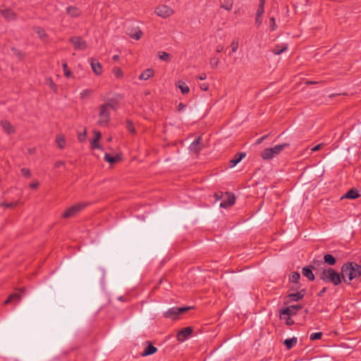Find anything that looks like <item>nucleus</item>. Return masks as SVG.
Returning <instances> with one entry per match:
<instances>
[{
  "mask_svg": "<svg viewBox=\"0 0 361 361\" xmlns=\"http://www.w3.org/2000/svg\"><path fill=\"white\" fill-rule=\"evenodd\" d=\"M35 31L40 38H44L47 36L44 30L40 27H35Z\"/></svg>",
  "mask_w": 361,
  "mask_h": 361,
  "instance_id": "35",
  "label": "nucleus"
},
{
  "mask_svg": "<svg viewBox=\"0 0 361 361\" xmlns=\"http://www.w3.org/2000/svg\"><path fill=\"white\" fill-rule=\"evenodd\" d=\"M118 59H119V56H118V55H114V56H113V60H114V61H117L118 60Z\"/></svg>",
  "mask_w": 361,
  "mask_h": 361,
  "instance_id": "58",
  "label": "nucleus"
},
{
  "mask_svg": "<svg viewBox=\"0 0 361 361\" xmlns=\"http://www.w3.org/2000/svg\"><path fill=\"white\" fill-rule=\"evenodd\" d=\"M192 329L191 327H186L183 329L177 334V339L179 341H184L192 333Z\"/></svg>",
  "mask_w": 361,
  "mask_h": 361,
  "instance_id": "13",
  "label": "nucleus"
},
{
  "mask_svg": "<svg viewBox=\"0 0 361 361\" xmlns=\"http://www.w3.org/2000/svg\"><path fill=\"white\" fill-rule=\"evenodd\" d=\"M104 159L106 162L110 164H114L121 160L119 155L116 154V156H111L108 153H105Z\"/></svg>",
  "mask_w": 361,
  "mask_h": 361,
  "instance_id": "25",
  "label": "nucleus"
},
{
  "mask_svg": "<svg viewBox=\"0 0 361 361\" xmlns=\"http://www.w3.org/2000/svg\"><path fill=\"white\" fill-rule=\"evenodd\" d=\"M322 144H319V145H317L314 146V147L312 149V152H315V151H317V150L320 149V148L322 147Z\"/></svg>",
  "mask_w": 361,
  "mask_h": 361,
  "instance_id": "53",
  "label": "nucleus"
},
{
  "mask_svg": "<svg viewBox=\"0 0 361 361\" xmlns=\"http://www.w3.org/2000/svg\"><path fill=\"white\" fill-rule=\"evenodd\" d=\"M319 277L324 282L332 283L334 286H338L341 283V275L332 268L324 269Z\"/></svg>",
  "mask_w": 361,
  "mask_h": 361,
  "instance_id": "2",
  "label": "nucleus"
},
{
  "mask_svg": "<svg viewBox=\"0 0 361 361\" xmlns=\"http://www.w3.org/2000/svg\"><path fill=\"white\" fill-rule=\"evenodd\" d=\"M233 0H226L224 4L221 6V8L226 11H231L233 8Z\"/></svg>",
  "mask_w": 361,
  "mask_h": 361,
  "instance_id": "30",
  "label": "nucleus"
},
{
  "mask_svg": "<svg viewBox=\"0 0 361 361\" xmlns=\"http://www.w3.org/2000/svg\"><path fill=\"white\" fill-rule=\"evenodd\" d=\"M114 106L111 103H106L99 107V120L97 121L99 126H106L110 119V109Z\"/></svg>",
  "mask_w": 361,
  "mask_h": 361,
  "instance_id": "3",
  "label": "nucleus"
},
{
  "mask_svg": "<svg viewBox=\"0 0 361 361\" xmlns=\"http://www.w3.org/2000/svg\"><path fill=\"white\" fill-rule=\"evenodd\" d=\"M200 87L203 91H207L209 89V84H207V83L200 84Z\"/></svg>",
  "mask_w": 361,
  "mask_h": 361,
  "instance_id": "47",
  "label": "nucleus"
},
{
  "mask_svg": "<svg viewBox=\"0 0 361 361\" xmlns=\"http://www.w3.org/2000/svg\"><path fill=\"white\" fill-rule=\"evenodd\" d=\"M70 42L73 44L74 48L77 50H85L87 47V42L79 36L72 37Z\"/></svg>",
  "mask_w": 361,
  "mask_h": 361,
  "instance_id": "10",
  "label": "nucleus"
},
{
  "mask_svg": "<svg viewBox=\"0 0 361 361\" xmlns=\"http://www.w3.org/2000/svg\"><path fill=\"white\" fill-rule=\"evenodd\" d=\"M302 308V305H290L282 310H281V314H286L287 316H292L296 314L299 310Z\"/></svg>",
  "mask_w": 361,
  "mask_h": 361,
  "instance_id": "11",
  "label": "nucleus"
},
{
  "mask_svg": "<svg viewBox=\"0 0 361 361\" xmlns=\"http://www.w3.org/2000/svg\"><path fill=\"white\" fill-rule=\"evenodd\" d=\"M112 71L117 78H121L123 76V71L119 67H114Z\"/></svg>",
  "mask_w": 361,
  "mask_h": 361,
  "instance_id": "37",
  "label": "nucleus"
},
{
  "mask_svg": "<svg viewBox=\"0 0 361 361\" xmlns=\"http://www.w3.org/2000/svg\"><path fill=\"white\" fill-rule=\"evenodd\" d=\"M66 13L71 18H78L81 15V11L73 6L66 8Z\"/></svg>",
  "mask_w": 361,
  "mask_h": 361,
  "instance_id": "20",
  "label": "nucleus"
},
{
  "mask_svg": "<svg viewBox=\"0 0 361 361\" xmlns=\"http://www.w3.org/2000/svg\"><path fill=\"white\" fill-rule=\"evenodd\" d=\"M224 49V47L223 45H218L216 48V51L217 53H220L221 51H222Z\"/></svg>",
  "mask_w": 361,
  "mask_h": 361,
  "instance_id": "52",
  "label": "nucleus"
},
{
  "mask_svg": "<svg viewBox=\"0 0 361 361\" xmlns=\"http://www.w3.org/2000/svg\"><path fill=\"white\" fill-rule=\"evenodd\" d=\"M359 197H360V194H359L358 191L355 188H352L350 190H348L345 194L343 195L340 197L339 200H343L345 198L355 200Z\"/></svg>",
  "mask_w": 361,
  "mask_h": 361,
  "instance_id": "15",
  "label": "nucleus"
},
{
  "mask_svg": "<svg viewBox=\"0 0 361 361\" xmlns=\"http://www.w3.org/2000/svg\"><path fill=\"white\" fill-rule=\"evenodd\" d=\"M62 67H63V72H64V75L67 78H69L72 75V73L71 71L68 69V65H67V63L66 61H64L63 63H62Z\"/></svg>",
  "mask_w": 361,
  "mask_h": 361,
  "instance_id": "34",
  "label": "nucleus"
},
{
  "mask_svg": "<svg viewBox=\"0 0 361 361\" xmlns=\"http://www.w3.org/2000/svg\"><path fill=\"white\" fill-rule=\"evenodd\" d=\"M0 13L6 20H14L17 18L16 13L10 8L0 9Z\"/></svg>",
  "mask_w": 361,
  "mask_h": 361,
  "instance_id": "12",
  "label": "nucleus"
},
{
  "mask_svg": "<svg viewBox=\"0 0 361 361\" xmlns=\"http://www.w3.org/2000/svg\"><path fill=\"white\" fill-rule=\"evenodd\" d=\"M154 13L159 17L166 18L172 16L174 13L173 10L169 6L160 5L156 7Z\"/></svg>",
  "mask_w": 361,
  "mask_h": 361,
  "instance_id": "7",
  "label": "nucleus"
},
{
  "mask_svg": "<svg viewBox=\"0 0 361 361\" xmlns=\"http://www.w3.org/2000/svg\"><path fill=\"white\" fill-rule=\"evenodd\" d=\"M56 142L60 149H63L66 145V140L63 135H57L56 137Z\"/></svg>",
  "mask_w": 361,
  "mask_h": 361,
  "instance_id": "28",
  "label": "nucleus"
},
{
  "mask_svg": "<svg viewBox=\"0 0 361 361\" xmlns=\"http://www.w3.org/2000/svg\"><path fill=\"white\" fill-rule=\"evenodd\" d=\"M324 262L329 265H334L336 264L335 257L330 254H326L324 256Z\"/></svg>",
  "mask_w": 361,
  "mask_h": 361,
  "instance_id": "29",
  "label": "nucleus"
},
{
  "mask_svg": "<svg viewBox=\"0 0 361 361\" xmlns=\"http://www.w3.org/2000/svg\"><path fill=\"white\" fill-rule=\"evenodd\" d=\"M176 87H178L183 94H188L190 91L189 87L183 81L179 80L176 83Z\"/></svg>",
  "mask_w": 361,
  "mask_h": 361,
  "instance_id": "26",
  "label": "nucleus"
},
{
  "mask_svg": "<svg viewBox=\"0 0 361 361\" xmlns=\"http://www.w3.org/2000/svg\"><path fill=\"white\" fill-rule=\"evenodd\" d=\"M94 138L93 140H94V142H99V140L101 139L102 134L99 131H94Z\"/></svg>",
  "mask_w": 361,
  "mask_h": 361,
  "instance_id": "44",
  "label": "nucleus"
},
{
  "mask_svg": "<svg viewBox=\"0 0 361 361\" xmlns=\"http://www.w3.org/2000/svg\"><path fill=\"white\" fill-rule=\"evenodd\" d=\"M298 339L295 337H293L290 339H286L283 342L288 350L291 349L294 345H296Z\"/></svg>",
  "mask_w": 361,
  "mask_h": 361,
  "instance_id": "27",
  "label": "nucleus"
},
{
  "mask_svg": "<svg viewBox=\"0 0 361 361\" xmlns=\"http://www.w3.org/2000/svg\"><path fill=\"white\" fill-rule=\"evenodd\" d=\"M267 137V135H264V136L262 137L261 138L258 139V140L257 141V144H260Z\"/></svg>",
  "mask_w": 361,
  "mask_h": 361,
  "instance_id": "54",
  "label": "nucleus"
},
{
  "mask_svg": "<svg viewBox=\"0 0 361 361\" xmlns=\"http://www.w3.org/2000/svg\"><path fill=\"white\" fill-rule=\"evenodd\" d=\"M361 276V265L355 262H347L341 267V278L349 283L355 278Z\"/></svg>",
  "mask_w": 361,
  "mask_h": 361,
  "instance_id": "1",
  "label": "nucleus"
},
{
  "mask_svg": "<svg viewBox=\"0 0 361 361\" xmlns=\"http://www.w3.org/2000/svg\"><path fill=\"white\" fill-rule=\"evenodd\" d=\"M302 274L308 279L309 281H312L314 280V275L312 272V268L305 267L302 269Z\"/></svg>",
  "mask_w": 361,
  "mask_h": 361,
  "instance_id": "24",
  "label": "nucleus"
},
{
  "mask_svg": "<svg viewBox=\"0 0 361 361\" xmlns=\"http://www.w3.org/2000/svg\"><path fill=\"white\" fill-rule=\"evenodd\" d=\"M128 35L133 39L139 40L142 36V32L138 26L133 23L128 27Z\"/></svg>",
  "mask_w": 361,
  "mask_h": 361,
  "instance_id": "9",
  "label": "nucleus"
},
{
  "mask_svg": "<svg viewBox=\"0 0 361 361\" xmlns=\"http://www.w3.org/2000/svg\"><path fill=\"white\" fill-rule=\"evenodd\" d=\"M265 4V0H259V5H264Z\"/></svg>",
  "mask_w": 361,
  "mask_h": 361,
  "instance_id": "59",
  "label": "nucleus"
},
{
  "mask_svg": "<svg viewBox=\"0 0 361 361\" xmlns=\"http://www.w3.org/2000/svg\"><path fill=\"white\" fill-rule=\"evenodd\" d=\"M92 92V90H90V89H86L85 90H83L80 94V98L84 99H86V98H88L91 94Z\"/></svg>",
  "mask_w": 361,
  "mask_h": 361,
  "instance_id": "38",
  "label": "nucleus"
},
{
  "mask_svg": "<svg viewBox=\"0 0 361 361\" xmlns=\"http://www.w3.org/2000/svg\"><path fill=\"white\" fill-rule=\"evenodd\" d=\"M209 63L212 68H216L219 64V59L216 57H212L209 60Z\"/></svg>",
  "mask_w": 361,
  "mask_h": 361,
  "instance_id": "40",
  "label": "nucleus"
},
{
  "mask_svg": "<svg viewBox=\"0 0 361 361\" xmlns=\"http://www.w3.org/2000/svg\"><path fill=\"white\" fill-rule=\"evenodd\" d=\"M215 202L221 201V203H235V196L233 192H223L219 191L214 194Z\"/></svg>",
  "mask_w": 361,
  "mask_h": 361,
  "instance_id": "6",
  "label": "nucleus"
},
{
  "mask_svg": "<svg viewBox=\"0 0 361 361\" xmlns=\"http://www.w3.org/2000/svg\"><path fill=\"white\" fill-rule=\"evenodd\" d=\"M264 12V6L259 4L256 14L262 16Z\"/></svg>",
  "mask_w": 361,
  "mask_h": 361,
  "instance_id": "45",
  "label": "nucleus"
},
{
  "mask_svg": "<svg viewBox=\"0 0 361 361\" xmlns=\"http://www.w3.org/2000/svg\"><path fill=\"white\" fill-rule=\"evenodd\" d=\"M39 186V183L38 181H34L32 182V183H30V187L32 188V189H36L37 188V187Z\"/></svg>",
  "mask_w": 361,
  "mask_h": 361,
  "instance_id": "49",
  "label": "nucleus"
},
{
  "mask_svg": "<svg viewBox=\"0 0 361 361\" xmlns=\"http://www.w3.org/2000/svg\"><path fill=\"white\" fill-rule=\"evenodd\" d=\"M306 293L305 289H302L300 291L295 293H290L288 295V298L289 299L290 302L293 301H298L303 298Z\"/></svg>",
  "mask_w": 361,
  "mask_h": 361,
  "instance_id": "17",
  "label": "nucleus"
},
{
  "mask_svg": "<svg viewBox=\"0 0 361 361\" xmlns=\"http://www.w3.org/2000/svg\"><path fill=\"white\" fill-rule=\"evenodd\" d=\"M306 83H307V84H316V83H317V82H314V81H307Z\"/></svg>",
  "mask_w": 361,
  "mask_h": 361,
  "instance_id": "60",
  "label": "nucleus"
},
{
  "mask_svg": "<svg viewBox=\"0 0 361 361\" xmlns=\"http://www.w3.org/2000/svg\"><path fill=\"white\" fill-rule=\"evenodd\" d=\"M300 278V274L297 271H294L291 274V276H290V281L293 283H298Z\"/></svg>",
  "mask_w": 361,
  "mask_h": 361,
  "instance_id": "36",
  "label": "nucleus"
},
{
  "mask_svg": "<svg viewBox=\"0 0 361 361\" xmlns=\"http://www.w3.org/2000/svg\"><path fill=\"white\" fill-rule=\"evenodd\" d=\"M245 157V153H238L234 157L229 161L228 166L230 168L234 167L237 165L244 157Z\"/></svg>",
  "mask_w": 361,
  "mask_h": 361,
  "instance_id": "21",
  "label": "nucleus"
},
{
  "mask_svg": "<svg viewBox=\"0 0 361 361\" xmlns=\"http://www.w3.org/2000/svg\"><path fill=\"white\" fill-rule=\"evenodd\" d=\"M201 140V137H198L197 138H196L190 145V149L196 154L199 153L200 151L202 149Z\"/></svg>",
  "mask_w": 361,
  "mask_h": 361,
  "instance_id": "19",
  "label": "nucleus"
},
{
  "mask_svg": "<svg viewBox=\"0 0 361 361\" xmlns=\"http://www.w3.org/2000/svg\"><path fill=\"white\" fill-rule=\"evenodd\" d=\"M154 75V71L152 68L145 70L139 76V80H147Z\"/></svg>",
  "mask_w": 361,
  "mask_h": 361,
  "instance_id": "23",
  "label": "nucleus"
},
{
  "mask_svg": "<svg viewBox=\"0 0 361 361\" xmlns=\"http://www.w3.org/2000/svg\"><path fill=\"white\" fill-rule=\"evenodd\" d=\"M127 128H128V130L132 132V133H133L135 131L134 127H133V123L131 122H128L127 123Z\"/></svg>",
  "mask_w": 361,
  "mask_h": 361,
  "instance_id": "48",
  "label": "nucleus"
},
{
  "mask_svg": "<svg viewBox=\"0 0 361 361\" xmlns=\"http://www.w3.org/2000/svg\"><path fill=\"white\" fill-rule=\"evenodd\" d=\"M24 289L20 290V293H15L11 294L8 299L4 302V304H8L12 302H18L22 298V293H24Z\"/></svg>",
  "mask_w": 361,
  "mask_h": 361,
  "instance_id": "18",
  "label": "nucleus"
},
{
  "mask_svg": "<svg viewBox=\"0 0 361 361\" xmlns=\"http://www.w3.org/2000/svg\"><path fill=\"white\" fill-rule=\"evenodd\" d=\"M232 204H220V207L224 209H228Z\"/></svg>",
  "mask_w": 361,
  "mask_h": 361,
  "instance_id": "57",
  "label": "nucleus"
},
{
  "mask_svg": "<svg viewBox=\"0 0 361 361\" xmlns=\"http://www.w3.org/2000/svg\"><path fill=\"white\" fill-rule=\"evenodd\" d=\"M290 317V316H288L286 321V324L288 326L293 325L294 324L293 320H292Z\"/></svg>",
  "mask_w": 361,
  "mask_h": 361,
  "instance_id": "50",
  "label": "nucleus"
},
{
  "mask_svg": "<svg viewBox=\"0 0 361 361\" xmlns=\"http://www.w3.org/2000/svg\"><path fill=\"white\" fill-rule=\"evenodd\" d=\"M85 205V204H73L64 212L62 216L65 219L73 217L80 212L84 208Z\"/></svg>",
  "mask_w": 361,
  "mask_h": 361,
  "instance_id": "8",
  "label": "nucleus"
},
{
  "mask_svg": "<svg viewBox=\"0 0 361 361\" xmlns=\"http://www.w3.org/2000/svg\"><path fill=\"white\" fill-rule=\"evenodd\" d=\"M207 78V75L205 73H202L199 76V79L201 80H204Z\"/></svg>",
  "mask_w": 361,
  "mask_h": 361,
  "instance_id": "55",
  "label": "nucleus"
},
{
  "mask_svg": "<svg viewBox=\"0 0 361 361\" xmlns=\"http://www.w3.org/2000/svg\"><path fill=\"white\" fill-rule=\"evenodd\" d=\"M4 206H6V207H11L13 206V204H4Z\"/></svg>",
  "mask_w": 361,
  "mask_h": 361,
  "instance_id": "62",
  "label": "nucleus"
},
{
  "mask_svg": "<svg viewBox=\"0 0 361 361\" xmlns=\"http://www.w3.org/2000/svg\"><path fill=\"white\" fill-rule=\"evenodd\" d=\"M1 126L4 130L8 134L11 135L15 133V127L8 121L4 120L1 121Z\"/></svg>",
  "mask_w": 361,
  "mask_h": 361,
  "instance_id": "14",
  "label": "nucleus"
},
{
  "mask_svg": "<svg viewBox=\"0 0 361 361\" xmlns=\"http://www.w3.org/2000/svg\"><path fill=\"white\" fill-rule=\"evenodd\" d=\"M90 64H91V67H92L93 72L96 75H99L102 74V67L101 63L97 59H91Z\"/></svg>",
  "mask_w": 361,
  "mask_h": 361,
  "instance_id": "16",
  "label": "nucleus"
},
{
  "mask_svg": "<svg viewBox=\"0 0 361 361\" xmlns=\"http://www.w3.org/2000/svg\"><path fill=\"white\" fill-rule=\"evenodd\" d=\"M262 22V16L256 14L255 23L257 26H259Z\"/></svg>",
  "mask_w": 361,
  "mask_h": 361,
  "instance_id": "43",
  "label": "nucleus"
},
{
  "mask_svg": "<svg viewBox=\"0 0 361 361\" xmlns=\"http://www.w3.org/2000/svg\"><path fill=\"white\" fill-rule=\"evenodd\" d=\"M21 173L24 176L29 177L30 176V171L29 169L23 168L21 169Z\"/></svg>",
  "mask_w": 361,
  "mask_h": 361,
  "instance_id": "46",
  "label": "nucleus"
},
{
  "mask_svg": "<svg viewBox=\"0 0 361 361\" xmlns=\"http://www.w3.org/2000/svg\"><path fill=\"white\" fill-rule=\"evenodd\" d=\"M191 307H173L171 308L168 309L167 311L164 312V317L167 319H171L173 320L177 319L178 316L187 312Z\"/></svg>",
  "mask_w": 361,
  "mask_h": 361,
  "instance_id": "5",
  "label": "nucleus"
},
{
  "mask_svg": "<svg viewBox=\"0 0 361 361\" xmlns=\"http://www.w3.org/2000/svg\"><path fill=\"white\" fill-rule=\"evenodd\" d=\"M91 148L92 149L97 148V149H102V147L100 145V144L99 143V142H94V140H92L91 142Z\"/></svg>",
  "mask_w": 361,
  "mask_h": 361,
  "instance_id": "42",
  "label": "nucleus"
},
{
  "mask_svg": "<svg viewBox=\"0 0 361 361\" xmlns=\"http://www.w3.org/2000/svg\"><path fill=\"white\" fill-rule=\"evenodd\" d=\"M147 347L145 348L144 351L141 353L142 356H143V357L152 355V354L155 353L157 351V348H156L155 346L152 345L150 343V342L147 341Z\"/></svg>",
  "mask_w": 361,
  "mask_h": 361,
  "instance_id": "22",
  "label": "nucleus"
},
{
  "mask_svg": "<svg viewBox=\"0 0 361 361\" xmlns=\"http://www.w3.org/2000/svg\"><path fill=\"white\" fill-rule=\"evenodd\" d=\"M271 24H275V20L274 18H271Z\"/></svg>",
  "mask_w": 361,
  "mask_h": 361,
  "instance_id": "61",
  "label": "nucleus"
},
{
  "mask_svg": "<svg viewBox=\"0 0 361 361\" xmlns=\"http://www.w3.org/2000/svg\"><path fill=\"white\" fill-rule=\"evenodd\" d=\"M159 57L161 60L168 61L169 60V54L167 52L161 51L159 54Z\"/></svg>",
  "mask_w": 361,
  "mask_h": 361,
  "instance_id": "41",
  "label": "nucleus"
},
{
  "mask_svg": "<svg viewBox=\"0 0 361 361\" xmlns=\"http://www.w3.org/2000/svg\"><path fill=\"white\" fill-rule=\"evenodd\" d=\"M231 51L229 53V56H231L233 53H235L237 51L238 48V41L236 39H233L231 44Z\"/></svg>",
  "mask_w": 361,
  "mask_h": 361,
  "instance_id": "33",
  "label": "nucleus"
},
{
  "mask_svg": "<svg viewBox=\"0 0 361 361\" xmlns=\"http://www.w3.org/2000/svg\"><path fill=\"white\" fill-rule=\"evenodd\" d=\"M46 84L50 87L51 90H52L54 92L57 91V86L54 82L53 80L51 78H47L46 79Z\"/></svg>",
  "mask_w": 361,
  "mask_h": 361,
  "instance_id": "32",
  "label": "nucleus"
},
{
  "mask_svg": "<svg viewBox=\"0 0 361 361\" xmlns=\"http://www.w3.org/2000/svg\"><path fill=\"white\" fill-rule=\"evenodd\" d=\"M322 336V332H316L310 334V338L311 341L320 339Z\"/></svg>",
  "mask_w": 361,
  "mask_h": 361,
  "instance_id": "39",
  "label": "nucleus"
},
{
  "mask_svg": "<svg viewBox=\"0 0 361 361\" xmlns=\"http://www.w3.org/2000/svg\"><path fill=\"white\" fill-rule=\"evenodd\" d=\"M288 144L285 143L282 145H275L274 147L266 148L261 152V157L263 159L269 160L278 155L283 151Z\"/></svg>",
  "mask_w": 361,
  "mask_h": 361,
  "instance_id": "4",
  "label": "nucleus"
},
{
  "mask_svg": "<svg viewBox=\"0 0 361 361\" xmlns=\"http://www.w3.org/2000/svg\"><path fill=\"white\" fill-rule=\"evenodd\" d=\"M288 49V46L287 45H284V46H282V47H280V46H276L274 49H273V53L276 55H279L281 53H283L284 51H286V49Z\"/></svg>",
  "mask_w": 361,
  "mask_h": 361,
  "instance_id": "31",
  "label": "nucleus"
},
{
  "mask_svg": "<svg viewBox=\"0 0 361 361\" xmlns=\"http://www.w3.org/2000/svg\"><path fill=\"white\" fill-rule=\"evenodd\" d=\"M86 132L85 131L83 135H79L78 139L80 141H82L84 140Z\"/></svg>",
  "mask_w": 361,
  "mask_h": 361,
  "instance_id": "56",
  "label": "nucleus"
},
{
  "mask_svg": "<svg viewBox=\"0 0 361 361\" xmlns=\"http://www.w3.org/2000/svg\"><path fill=\"white\" fill-rule=\"evenodd\" d=\"M326 291V288L324 287L317 294L319 297H322L324 293Z\"/></svg>",
  "mask_w": 361,
  "mask_h": 361,
  "instance_id": "51",
  "label": "nucleus"
}]
</instances>
